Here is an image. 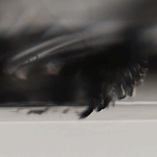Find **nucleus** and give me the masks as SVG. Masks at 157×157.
<instances>
[{
    "label": "nucleus",
    "instance_id": "f3484780",
    "mask_svg": "<svg viewBox=\"0 0 157 157\" xmlns=\"http://www.w3.org/2000/svg\"><path fill=\"white\" fill-rule=\"evenodd\" d=\"M157 25V22L153 24H152L151 26L153 27L155 25Z\"/></svg>",
    "mask_w": 157,
    "mask_h": 157
},
{
    "label": "nucleus",
    "instance_id": "2eb2a0df",
    "mask_svg": "<svg viewBox=\"0 0 157 157\" xmlns=\"http://www.w3.org/2000/svg\"><path fill=\"white\" fill-rule=\"evenodd\" d=\"M106 90H108V92H109L111 90V87H107L106 88Z\"/></svg>",
    "mask_w": 157,
    "mask_h": 157
},
{
    "label": "nucleus",
    "instance_id": "6ab92c4d",
    "mask_svg": "<svg viewBox=\"0 0 157 157\" xmlns=\"http://www.w3.org/2000/svg\"><path fill=\"white\" fill-rule=\"evenodd\" d=\"M15 78L16 79H17V80H18V78L17 77H15Z\"/></svg>",
    "mask_w": 157,
    "mask_h": 157
},
{
    "label": "nucleus",
    "instance_id": "ddd939ff",
    "mask_svg": "<svg viewBox=\"0 0 157 157\" xmlns=\"http://www.w3.org/2000/svg\"><path fill=\"white\" fill-rule=\"evenodd\" d=\"M85 41H86L85 40H82L81 41V42L80 43H81V44H82L83 45H85Z\"/></svg>",
    "mask_w": 157,
    "mask_h": 157
},
{
    "label": "nucleus",
    "instance_id": "a211bd4d",
    "mask_svg": "<svg viewBox=\"0 0 157 157\" xmlns=\"http://www.w3.org/2000/svg\"><path fill=\"white\" fill-rule=\"evenodd\" d=\"M24 60V59L23 58H21L20 59V61H23V60Z\"/></svg>",
    "mask_w": 157,
    "mask_h": 157
},
{
    "label": "nucleus",
    "instance_id": "f03ea898",
    "mask_svg": "<svg viewBox=\"0 0 157 157\" xmlns=\"http://www.w3.org/2000/svg\"><path fill=\"white\" fill-rule=\"evenodd\" d=\"M40 99L30 100L25 97L20 99H13L0 101V107H40V102L38 101Z\"/></svg>",
    "mask_w": 157,
    "mask_h": 157
},
{
    "label": "nucleus",
    "instance_id": "423d86ee",
    "mask_svg": "<svg viewBox=\"0 0 157 157\" xmlns=\"http://www.w3.org/2000/svg\"><path fill=\"white\" fill-rule=\"evenodd\" d=\"M102 99H103L104 102L103 104L108 107L109 104L111 101L112 100V97L111 96H109L105 94H104L103 98H102Z\"/></svg>",
    "mask_w": 157,
    "mask_h": 157
},
{
    "label": "nucleus",
    "instance_id": "f8f14e48",
    "mask_svg": "<svg viewBox=\"0 0 157 157\" xmlns=\"http://www.w3.org/2000/svg\"><path fill=\"white\" fill-rule=\"evenodd\" d=\"M136 76L134 77L135 79H136V77H137V78H140L141 76H140V74L139 73H136Z\"/></svg>",
    "mask_w": 157,
    "mask_h": 157
},
{
    "label": "nucleus",
    "instance_id": "1a4fd4ad",
    "mask_svg": "<svg viewBox=\"0 0 157 157\" xmlns=\"http://www.w3.org/2000/svg\"><path fill=\"white\" fill-rule=\"evenodd\" d=\"M29 31V30H25L23 33H21V35L23 36H26L28 35Z\"/></svg>",
    "mask_w": 157,
    "mask_h": 157
},
{
    "label": "nucleus",
    "instance_id": "412c9836",
    "mask_svg": "<svg viewBox=\"0 0 157 157\" xmlns=\"http://www.w3.org/2000/svg\"><path fill=\"white\" fill-rule=\"evenodd\" d=\"M59 49H57L56 50V51L58 52L59 51Z\"/></svg>",
    "mask_w": 157,
    "mask_h": 157
},
{
    "label": "nucleus",
    "instance_id": "20e7f679",
    "mask_svg": "<svg viewBox=\"0 0 157 157\" xmlns=\"http://www.w3.org/2000/svg\"><path fill=\"white\" fill-rule=\"evenodd\" d=\"M128 78L129 80L126 79L125 83L123 84L122 87L124 91L131 97L133 90L134 85L135 84V79L132 78L130 75L128 76Z\"/></svg>",
    "mask_w": 157,
    "mask_h": 157
},
{
    "label": "nucleus",
    "instance_id": "6e6552de",
    "mask_svg": "<svg viewBox=\"0 0 157 157\" xmlns=\"http://www.w3.org/2000/svg\"><path fill=\"white\" fill-rule=\"evenodd\" d=\"M47 109H46L44 110H38L37 111H31L30 112H29L28 113V114H29L31 113H38L39 114H41L42 113H44L45 111H46L47 110Z\"/></svg>",
    "mask_w": 157,
    "mask_h": 157
},
{
    "label": "nucleus",
    "instance_id": "dca6fc26",
    "mask_svg": "<svg viewBox=\"0 0 157 157\" xmlns=\"http://www.w3.org/2000/svg\"><path fill=\"white\" fill-rule=\"evenodd\" d=\"M48 31V29L45 30L44 31V32L43 33V34H44L47 33Z\"/></svg>",
    "mask_w": 157,
    "mask_h": 157
},
{
    "label": "nucleus",
    "instance_id": "7ed1b4c3",
    "mask_svg": "<svg viewBox=\"0 0 157 157\" xmlns=\"http://www.w3.org/2000/svg\"><path fill=\"white\" fill-rule=\"evenodd\" d=\"M70 33L66 31H64L61 33L59 34H55L53 35L44 36L43 35H41V37L39 40L35 39L33 42H30L24 47H22L19 48L17 53L19 54L20 52H22L26 50L29 48H30L36 46L39 44L44 42L48 41L53 38L59 37L62 35H68Z\"/></svg>",
    "mask_w": 157,
    "mask_h": 157
},
{
    "label": "nucleus",
    "instance_id": "39448f33",
    "mask_svg": "<svg viewBox=\"0 0 157 157\" xmlns=\"http://www.w3.org/2000/svg\"><path fill=\"white\" fill-rule=\"evenodd\" d=\"M114 89L113 90L115 92L118 98L120 99H122L125 97V95L124 94V91L121 88V84H118L117 85H114Z\"/></svg>",
    "mask_w": 157,
    "mask_h": 157
},
{
    "label": "nucleus",
    "instance_id": "5701e85b",
    "mask_svg": "<svg viewBox=\"0 0 157 157\" xmlns=\"http://www.w3.org/2000/svg\"><path fill=\"white\" fill-rule=\"evenodd\" d=\"M152 1V0H151V1Z\"/></svg>",
    "mask_w": 157,
    "mask_h": 157
},
{
    "label": "nucleus",
    "instance_id": "4be33fe9",
    "mask_svg": "<svg viewBox=\"0 0 157 157\" xmlns=\"http://www.w3.org/2000/svg\"><path fill=\"white\" fill-rule=\"evenodd\" d=\"M74 45V44H72L71 45L72 46H73Z\"/></svg>",
    "mask_w": 157,
    "mask_h": 157
},
{
    "label": "nucleus",
    "instance_id": "f257e3e1",
    "mask_svg": "<svg viewBox=\"0 0 157 157\" xmlns=\"http://www.w3.org/2000/svg\"><path fill=\"white\" fill-rule=\"evenodd\" d=\"M74 95L70 93L67 95L65 98L63 94L60 97L59 99L55 97H50L46 98L40 99L39 101L40 102V107L53 106H88L87 110L82 113L81 115V118H84L89 115L94 110L95 107H98L97 111L99 112L107 107L104 104L102 97L100 95H97L94 98L96 99L97 103L92 100L89 95H86L84 98L85 102L81 103L77 101L74 99Z\"/></svg>",
    "mask_w": 157,
    "mask_h": 157
},
{
    "label": "nucleus",
    "instance_id": "9b49d317",
    "mask_svg": "<svg viewBox=\"0 0 157 157\" xmlns=\"http://www.w3.org/2000/svg\"><path fill=\"white\" fill-rule=\"evenodd\" d=\"M44 52L43 48H41L39 50H38L36 52V53H38V54L39 53H41L43 52Z\"/></svg>",
    "mask_w": 157,
    "mask_h": 157
},
{
    "label": "nucleus",
    "instance_id": "9d476101",
    "mask_svg": "<svg viewBox=\"0 0 157 157\" xmlns=\"http://www.w3.org/2000/svg\"><path fill=\"white\" fill-rule=\"evenodd\" d=\"M58 45L57 43H56L55 44H50L48 45V49L52 48L56 46H57Z\"/></svg>",
    "mask_w": 157,
    "mask_h": 157
},
{
    "label": "nucleus",
    "instance_id": "aec40b11",
    "mask_svg": "<svg viewBox=\"0 0 157 157\" xmlns=\"http://www.w3.org/2000/svg\"><path fill=\"white\" fill-rule=\"evenodd\" d=\"M64 48H62L61 49H63Z\"/></svg>",
    "mask_w": 157,
    "mask_h": 157
},
{
    "label": "nucleus",
    "instance_id": "4468645a",
    "mask_svg": "<svg viewBox=\"0 0 157 157\" xmlns=\"http://www.w3.org/2000/svg\"><path fill=\"white\" fill-rule=\"evenodd\" d=\"M43 49L44 51H47L49 49L48 46L43 48Z\"/></svg>",
    "mask_w": 157,
    "mask_h": 157
},
{
    "label": "nucleus",
    "instance_id": "0eeeda50",
    "mask_svg": "<svg viewBox=\"0 0 157 157\" xmlns=\"http://www.w3.org/2000/svg\"><path fill=\"white\" fill-rule=\"evenodd\" d=\"M38 55V53H36V52L33 53H30L29 55L25 56L26 58L27 59H29L31 57H33L34 56H36Z\"/></svg>",
    "mask_w": 157,
    "mask_h": 157
}]
</instances>
